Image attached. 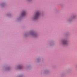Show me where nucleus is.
<instances>
[{
  "instance_id": "f257e3e1",
  "label": "nucleus",
  "mask_w": 77,
  "mask_h": 77,
  "mask_svg": "<svg viewBox=\"0 0 77 77\" xmlns=\"http://www.w3.org/2000/svg\"><path fill=\"white\" fill-rule=\"evenodd\" d=\"M39 12H37L36 13L34 17V19L35 20L38 19V17H39Z\"/></svg>"
},
{
  "instance_id": "f03ea898",
  "label": "nucleus",
  "mask_w": 77,
  "mask_h": 77,
  "mask_svg": "<svg viewBox=\"0 0 77 77\" xmlns=\"http://www.w3.org/2000/svg\"><path fill=\"white\" fill-rule=\"evenodd\" d=\"M62 43L64 45H67L68 44V42L66 40H65L64 41H63Z\"/></svg>"
},
{
  "instance_id": "7ed1b4c3",
  "label": "nucleus",
  "mask_w": 77,
  "mask_h": 77,
  "mask_svg": "<svg viewBox=\"0 0 77 77\" xmlns=\"http://www.w3.org/2000/svg\"><path fill=\"white\" fill-rule=\"evenodd\" d=\"M25 14L26 12L24 11H23L22 14V16H24V15H25Z\"/></svg>"
},
{
  "instance_id": "20e7f679",
  "label": "nucleus",
  "mask_w": 77,
  "mask_h": 77,
  "mask_svg": "<svg viewBox=\"0 0 77 77\" xmlns=\"http://www.w3.org/2000/svg\"><path fill=\"white\" fill-rule=\"evenodd\" d=\"M76 67L77 68V66H76Z\"/></svg>"
},
{
  "instance_id": "39448f33",
  "label": "nucleus",
  "mask_w": 77,
  "mask_h": 77,
  "mask_svg": "<svg viewBox=\"0 0 77 77\" xmlns=\"http://www.w3.org/2000/svg\"><path fill=\"white\" fill-rule=\"evenodd\" d=\"M73 18H74V17H73Z\"/></svg>"
}]
</instances>
